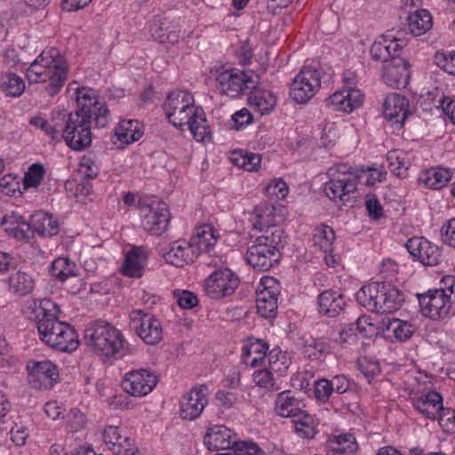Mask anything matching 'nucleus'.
<instances>
[{
	"label": "nucleus",
	"mask_w": 455,
	"mask_h": 455,
	"mask_svg": "<svg viewBox=\"0 0 455 455\" xmlns=\"http://www.w3.org/2000/svg\"><path fill=\"white\" fill-rule=\"evenodd\" d=\"M64 117V110H56L52 112L51 123L42 117H33L29 123L33 126L43 130L52 140L60 141V129L63 126Z\"/></svg>",
	"instance_id": "nucleus-34"
},
{
	"label": "nucleus",
	"mask_w": 455,
	"mask_h": 455,
	"mask_svg": "<svg viewBox=\"0 0 455 455\" xmlns=\"http://www.w3.org/2000/svg\"><path fill=\"white\" fill-rule=\"evenodd\" d=\"M219 239V231L212 224H204L196 228V233L189 241L197 250L199 256L202 252H210Z\"/></svg>",
	"instance_id": "nucleus-29"
},
{
	"label": "nucleus",
	"mask_w": 455,
	"mask_h": 455,
	"mask_svg": "<svg viewBox=\"0 0 455 455\" xmlns=\"http://www.w3.org/2000/svg\"><path fill=\"white\" fill-rule=\"evenodd\" d=\"M28 381L35 389H50L59 379L57 366L51 361H30L27 364Z\"/></svg>",
	"instance_id": "nucleus-15"
},
{
	"label": "nucleus",
	"mask_w": 455,
	"mask_h": 455,
	"mask_svg": "<svg viewBox=\"0 0 455 455\" xmlns=\"http://www.w3.org/2000/svg\"><path fill=\"white\" fill-rule=\"evenodd\" d=\"M419 303L425 316L438 320L449 315L451 299L443 291L432 290L419 295Z\"/></svg>",
	"instance_id": "nucleus-16"
},
{
	"label": "nucleus",
	"mask_w": 455,
	"mask_h": 455,
	"mask_svg": "<svg viewBox=\"0 0 455 455\" xmlns=\"http://www.w3.org/2000/svg\"><path fill=\"white\" fill-rule=\"evenodd\" d=\"M314 234V244L324 253L332 251V244L335 240L333 229L326 225L317 227Z\"/></svg>",
	"instance_id": "nucleus-47"
},
{
	"label": "nucleus",
	"mask_w": 455,
	"mask_h": 455,
	"mask_svg": "<svg viewBox=\"0 0 455 455\" xmlns=\"http://www.w3.org/2000/svg\"><path fill=\"white\" fill-rule=\"evenodd\" d=\"M268 346L262 340H256L243 347V362L251 367L258 366L266 357Z\"/></svg>",
	"instance_id": "nucleus-40"
},
{
	"label": "nucleus",
	"mask_w": 455,
	"mask_h": 455,
	"mask_svg": "<svg viewBox=\"0 0 455 455\" xmlns=\"http://www.w3.org/2000/svg\"><path fill=\"white\" fill-rule=\"evenodd\" d=\"M115 135L122 143L129 144L140 140L142 132L139 129V122L122 120L115 128Z\"/></svg>",
	"instance_id": "nucleus-41"
},
{
	"label": "nucleus",
	"mask_w": 455,
	"mask_h": 455,
	"mask_svg": "<svg viewBox=\"0 0 455 455\" xmlns=\"http://www.w3.org/2000/svg\"><path fill=\"white\" fill-rule=\"evenodd\" d=\"M282 230L275 226L267 227L265 234L257 237L254 244L247 249L248 264L259 271H267L280 259L277 249L282 240Z\"/></svg>",
	"instance_id": "nucleus-5"
},
{
	"label": "nucleus",
	"mask_w": 455,
	"mask_h": 455,
	"mask_svg": "<svg viewBox=\"0 0 455 455\" xmlns=\"http://www.w3.org/2000/svg\"><path fill=\"white\" fill-rule=\"evenodd\" d=\"M92 117L84 116L78 112L65 113L63 126L60 135L67 146L75 151H83L92 144Z\"/></svg>",
	"instance_id": "nucleus-6"
},
{
	"label": "nucleus",
	"mask_w": 455,
	"mask_h": 455,
	"mask_svg": "<svg viewBox=\"0 0 455 455\" xmlns=\"http://www.w3.org/2000/svg\"><path fill=\"white\" fill-rule=\"evenodd\" d=\"M435 64L445 72L455 76V52L449 55L437 52L435 55Z\"/></svg>",
	"instance_id": "nucleus-57"
},
{
	"label": "nucleus",
	"mask_w": 455,
	"mask_h": 455,
	"mask_svg": "<svg viewBox=\"0 0 455 455\" xmlns=\"http://www.w3.org/2000/svg\"><path fill=\"white\" fill-rule=\"evenodd\" d=\"M142 226L153 235L164 233L169 226L171 214L168 205L156 198H143L139 201Z\"/></svg>",
	"instance_id": "nucleus-7"
},
{
	"label": "nucleus",
	"mask_w": 455,
	"mask_h": 455,
	"mask_svg": "<svg viewBox=\"0 0 455 455\" xmlns=\"http://www.w3.org/2000/svg\"><path fill=\"white\" fill-rule=\"evenodd\" d=\"M332 449L336 452L351 455L357 451L358 445L352 435L346 434L336 437V446Z\"/></svg>",
	"instance_id": "nucleus-50"
},
{
	"label": "nucleus",
	"mask_w": 455,
	"mask_h": 455,
	"mask_svg": "<svg viewBox=\"0 0 455 455\" xmlns=\"http://www.w3.org/2000/svg\"><path fill=\"white\" fill-rule=\"evenodd\" d=\"M387 331L392 333L395 339L403 341L410 339L414 333V327L408 322L400 319H383Z\"/></svg>",
	"instance_id": "nucleus-44"
},
{
	"label": "nucleus",
	"mask_w": 455,
	"mask_h": 455,
	"mask_svg": "<svg viewBox=\"0 0 455 455\" xmlns=\"http://www.w3.org/2000/svg\"><path fill=\"white\" fill-rule=\"evenodd\" d=\"M173 27L167 18L158 19L152 27V35L160 42V36H165Z\"/></svg>",
	"instance_id": "nucleus-63"
},
{
	"label": "nucleus",
	"mask_w": 455,
	"mask_h": 455,
	"mask_svg": "<svg viewBox=\"0 0 455 455\" xmlns=\"http://www.w3.org/2000/svg\"><path fill=\"white\" fill-rule=\"evenodd\" d=\"M84 342L95 354L110 357L125 349V339L118 329L104 321L89 323L84 330Z\"/></svg>",
	"instance_id": "nucleus-4"
},
{
	"label": "nucleus",
	"mask_w": 455,
	"mask_h": 455,
	"mask_svg": "<svg viewBox=\"0 0 455 455\" xmlns=\"http://www.w3.org/2000/svg\"><path fill=\"white\" fill-rule=\"evenodd\" d=\"M9 288L17 296H27L33 291L35 280L28 273L18 271L9 276Z\"/></svg>",
	"instance_id": "nucleus-36"
},
{
	"label": "nucleus",
	"mask_w": 455,
	"mask_h": 455,
	"mask_svg": "<svg viewBox=\"0 0 455 455\" xmlns=\"http://www.w3.org/2000/svg\"><path fill=\"white\" fill-rule=\"evenodd\" d=\"M296 433L302 438L311 439L316 434L315 421L312 415L302 411L292 418Z\"/></svg>",
	"instance_id": "nucleus-43"
},
{
	"label": "nucleus",
	"mask_w": 455,
	"mask_h": 455,
	"mask_svg": "<svg viewBox=\"0 0 455 455\" xmlns=\"http://www.w3.org/2000/svg\"><path fill=\"white\" fill-rule=\"evenodd\" d=\"M157 381L158 379L153 371L140 369L125 374L122 381V387L129 395L141 397L148 395Z\"/></svg>",
	"instance_id": "nucleus-17"
},
{
	"label": "nucleus",
	"mask_w": 455,
	"mask_h": 455,
	"mask_svg": "<svg viewBox=\"0 0 455 455\" xmlns=\"http://www.w3.org/2000/svg\"><path fill=\"white\" fill-rule=\"evenodd\" d=\"M131 328L148 345L157 344L162 339L161 323L153 315L143 310H133L130 314Z\"/></svg>",
	"instance_id": "nucleus-13"
},
{
	"label": "nucleus",
	"mask_w": 455,
	"mask_h": 455,
	"mask_svg": "<svg viewBox=\"0 0 455 455\" xmlns=\"http://www.w3.org/2000/svg\"><path fill=\"white\" fill-rule=\"evenodd\" d=\"M363 102V94L355 88H343L335 92L327 99V105L333 110L351 113L359 108Z\"/></svg>",
	"instance_id": "nucleus-24"
},
{
	"label": "nucleus",
	"mask_w": 455,
	"mask_h": 455,
	"mask_svg": "<svg viewBox=\"0 0 455 455\" xmlns=\"http://www.w3.org/2000/svg\"><path fill=\"white\" fill-rule=\"evenodd\" d=\"M410 64L400 55H395L389 61L383 64L382 79L390 87H405L410 78Z\"/></svg>",
	"instance_id": "nucleus-19"
},
{
	"label": "nucleus",
	"mask_w": 455,
	"mask_h": 455,
	"mask_svg": "<svg viewBox=\"0 0 455 455\" xmlns=\"http://www.w3.org/2000/svg\"><path fill=\"white\" fill-rule=\"evenodd\" d=\"M408 26L414 36L425 34L432 27V16L425 9L417 10L408 16Z\"/></svg>",
	"instance_id": "nucleus-39"
},
{
	"label": "nucleus",
	"mask_w": 455,
	"mask_h": 455,
	"mask_svg": "<svg viewBox=\"0 0 455 455\" xmlns=\"http://www.w3.org/2000/svg\"><path fill=\"white\" fill-rule=\"evenodd\" d=\"M388 168L396 176H402L409 168V160L407 154L403 150L394 149L387 154Z\"/></svg>",
	"instance_id": "nucleus-48"
},
{
	"label": "nucleus",
	"mask_w": 455,
	"mask_h": 455,
	"mask_svg": "<svg viewBox=\"0 0 455 455\" xmlns=\"http://www.w3.org/2000/svg\"><path fill=\"white\" fill-rule=\"evenodd\" d=\"M403 299V293L397 288L385 283L382 314H389L398 310L401 307Z\"/></svg>",
	"instance_id": "nucleus-46"
},
{
	"label": "nucleus",
	"mask_w": 455,
	"mask_h": 455,
	"mask_svg": "<svg viewBox=\"0 0 455 455\" xmlns=\"http://www.w3.org/2000/svg\"><path fill=\"white\" fill-rule=\"evenodd\" d=\"M409 100L399 93H391L387 96L383 113L386 119L398 124L402 128L409 116Z\"/></svg>",
	"instance_id": "nucleus-25"
},
{
	"label": "nucleus",
	"mask_w": 455,
	"mask_h": 455,
	"mask_svg": "<svg viewBox=\"0 0 455 455\" xmlns=\"http://www.w3.org/2000/svg\"><path fill=\"white\" fill-rule=\"evenodd\" d=\"M0 90L7 97H20L25 91L24 80L12 72L0 75Z\"/></svg>",
	"instance_id": "nucleus-37"
},
{
	"label": "nucleus",
	"mask_w": 455,
	"mask_h": 455,
	"mask_svg": "<svg viewBox=\"0 0 455 455\" xmlns=\"http://www.w3.org/2000/svg\"><path fill=\"white\" fill-rule=\"evenodd\" d=\"M207 403L208 398L203 387H193L182 396L180 416L183 419L194 420L202 414Z\"/></svg>",
	"instance_id": "nucleus-22"
},
{
	"label": "nucleus",
	"mask_w": 455,
	"mask_h": 455,
	"mask_svg": "<svg viewBox=\"0 0 455 455\" xmlns=\"http://www.w3.org/2000/svg\"><path fill=\"white\" fill-rule=\"evenodd\" d=\"M2 226L4 227V230L12 236L15 238L13 232L10 230V228H18L21 229H26L27 222L23 220L21 216H18L16 214H12L8 216H4L1 221Z\"/></svg>",
	"instance_id": "nucleus-62"
},
{
	"label": "nucleus",
	"mask_w": 455,
	"mask_h": 455,
	"mask_svg": "<svg viewBox=\"0 0 455 455\" xmlns=\"http://www.w3.org/2000/svg\"><path fill=\"white\" fill-rule=\"evenodd\" d=\"M304 407V403L296 398L291 391H283L276 397L275 410L283 418H293L301 412Z\"/></svg>",
	"instance_id": "nucleus-32"
},
{
	"label": "nucleus",
	"mask_w": 455,
	"mask_h": 455,
	"mask_svg": "<svg viewBox=\"0 0 455 455\" xmlns=\"http://www.w3.org/2000/svg\"><path fill=\"white\" fill-rule=\"evenodd\" d=\"M28 317L36 323L40 339L50 347L64 352L74 351L79 341L76 330L68 323L59 321L60 307L51 299L28 302Z\"/></svg>",
	"instance_id": "nucleus-1"
},
{
	"label": "nucleus",
	"mask_w": 455,
	"mask_h": 455,
	"mask_svg": "<svg viewBox=\"0 0 455 455\" xmlns=\"http://www.w3.org/2000/svg\"><path fill=\"white\" fill-rule=\"evenodd\" d=\"M323 70L312 66L304 67L291 86V96L299 104L307 103L320 88Z\"/></svg>",
	"instance_id": "nucleus-9"
},
{
	"label": "nucleus",
	"mask_w": 455,
	"mask_h": 455,
	"mask_svg": "<svg viewBox=\"0 0 455 455\" xmlns=\"http://www.w3.org/2000/svg\"><path fill=\"white\" fill-rule=\"evenodd\" d=\"M204 442L210 451H231L236 441L229 428L225 426H215L205 434Z\"/></svg>",
	"instance_id": "nucleus-28"
},
{
	"label": "nucleus",
	"mask_w": 455,
	"mask_h": 455,
	"mask_svg": "<svg viewBox=\"0 0 455 455\" xmlns=\"http://www.w3.org/2000/svg\"><path fill=\"white\" fill-rule=\"evenodd\" d=\"M239 283V277L229 268L218 269L204 280V291L209 298L220 299L234 293Z\"/></svg>",
	"instance_id": "nucleus-11"
},
{
	"label": "nucleus",
	"mask_w": 455,
	"mask_h": 455,
	"mask_svg": "<svg viewBox=\"0 0 455 455\" xmlns=\"http://www.w3.org/2000/svg\"><path fill=\"white\" fill-rule=\"evenodd\" d=\"M356 176L333 177L324 184V192L331 200H343L344 196L356 190Z\"/></svg>",
	"instance_id": "nucleus-30"
},
{
	"label": "nucleus",
	"mask_w": 455,
	"mask_h": 455,
	"mask_svg": "<svg viewBox=\"0 0 455 455\" xmlns=\"http://www.w3.org/2000/svg\"><path fill=\"white\" fill-rule=\"evenodd\" d=\"M451 180L450 172L447 169L431 168L420 173L419 180L427 188L441 189L447 185Z\"/></svg>",
	"instance_id": "nucleus-38"
},
{
	"label": "nucleus",
	"mask_w": 455,
	"mask_h": 455,
	"mask_svg": "<svg viewBox=\"0 0 455 455\" xmlns=\"http://www.w3.org/2000/svg\"><path fill=\"white\" fill-rule=\"evenodd\" d=\"M385 283L374 282L363 286L356 293V300L369 311L382 314Z\"/></svg>",
	"instance_id": "nucleus-26"
},
{
	"label": "nucleus",
	"mask_w": 455,
	"mask_h": 455,
	"mask_svg": "<svg viewBox=\"0 0 455 455\" xmlns=\"http://www.w3.org/2000/svg\"><path fill=\"white\" fill-rule=\"evenodd\" d=\"M275 102V95L267 90L254 91L248 99L251 108L260 115L268 114L272 111Z\"/></svg>",
	"instance_id": "nucleus-35"
},
{
	"label": "nucleus",
	"mask_w": 455,
	"mask_h": 455,
	"mask_svg": "<svg viewBox=\"0 0 455 455\" xmlns=\"http://www.w3.org/2000/svg\"><path fill=\"white\" fill-rule=\"evenodd\" d=\"M76 102L79 108L75 112L92 117L96 127L105 128L110 123V111L106 102L99 99L95 90L86 87L77 88Z\"/></svg>",
	"instance_id": "nucleus-8"
},
{
	"label": "nucleus",
	"mask_w": 455,
	"mask_h": 455,
	"mask_svg": "<svg viewBox=\"0 0 455 455\" xmlns=\"http://www.w3.org/2000/svg\"><path fill=\"white\" fill-rule=\"evenodd\" d=\"M405 44L406 43L403 39L389 32L380 36L379 39L372 44L370 52L373 60L385 64L395 57V55H400V52Z\"/></svg>",
	"instance_id": "nucleus-20"
},
{
	"label": "nucleus",
	"mask_w": 455,
	"mask_h": 455,
	"mask_svg": "<svg viewBox=\"0 0 455 455\" xmlns=\"http://www.w3.org/2000/svg\"><path fill=\"white\" fill-rule=\"evenodd\" d=\"M29 83H48L44 88L51 96H55L68 77V64L56 48L44 51L28 68Z\"/></svg>",
	"instance_id": "nucleus-3"
},
{
	"label": "nucleus",
	"mask_w": 455,
	"mask_h": 455,
	"mask_svg": "<svg viewBox=\"0 0 455 455\" xmlns=\"http://www.w3.org/2000/svg\"><path fill=\"white\" fill-rule=\"evenodd\" d=\"M252 377L254 383L259 387L270 388L274 387L275 380L270 369L256 371Z\"/></svg>",
	"instance_id": "nucleus-58"
},
{
	"label": "nucleus",
	"mask_w": 455,
	"mask_h": 455,
	"mask_svg": "<svg viewBox=\"0 0 455 455\" xmlns=\"http://www.w3.org/2000/svg\"><path fill=\"white\" fill-rule=\"evenodd\" d=\"M148 259V250L145 246H133L126 253L122 266V273L132 278H140L143 275Z\"/></svg>",
	"instance_id": "nucleus-27"
},
{
	"label": "nucleus",
	"mask_w": 455,
	"mask_h": 455,
	"mask_svg": "<svg viewBox=\"0 0 455 455\" xmlns=\"http://www.w3.org/2000/svg\"><path fill=\"white\" fill-rule=\"evenodd\" d=\"M440 105L443 113L455 124V99L444 96L440 100Z\"/></svg>",
	"instance_id": "nucleus-64"
},
{
	"label": "nucleus",
	"mask_w": 455,
	"mask_h": 455,
	"mask_svg": "<svg viewBox=\"0 0 455 455\" xmlns=\"http://www.w3.org/2000/svg\"><path fill=\"white\" fill-rule=\"evenodd\" d=\"M315 395L318 401L328 402L331 395L333 393L332 386L330 380L326 379H319L315 383Z\"/></svg>",
	"instance_id": "nucleus-59"
},
{
	"label": "nucleus",
	"mask_w": 455,
	"mask_h": 455,
	"mask_svg": "<svg viewBox=\"0 0 455 455\" xmlns=\"http://www.w3.org/2000/svg\"><path fill=\"white\" fill-rule=\"evenodd\" d=\"M280 284L273 277L261 279L256 291V307L258 313L264 318H274L277 312V299Z\"/></svg>",
	"instance_id": "nucleus-12"
},
{
	"label": "nucleus",
	"mask_w": 455,
	"mask_h": 455,
	"mask_svg": "<svg viewBox=\"0 0 455 455\" xmlns=\"http://www.w3.org/2000/svg\"><path fill=\"white\" fill-rule=\"evenodd\" d=\"M0 186L6 196H16L17 193L21 194L20 190V182L11 174L1 178Z\"/></svg>",
	"instance_id": "nucleus-61"
},
{
	"label": "nucleus",
	"mask_w": 455,
	"mask_h": 455,
	"mask_svg": "<svg viewBox=\"0 0 455 455\" xmlns=\"http://www.w3.org/2000/svg\"><path fill=\"white\" fill-rule=\"evenodd\" d=\"M45 175V169L43 164L36 163L31 164L25 172L23 178L24 189L37 188Z\"/></svg>",
	"instance_id": "nucleus-49"
},
{
	"label": "nucleus",
	"mask_w": 455,
	"mask_h": 455,
	"mask_svg": "<svg viewBox=\"0 0 455 455\" xmlns=\"http://www.w3.org/2000/svg\"><path fill=\"white\" fill-rule=\"evenodd\" d=\"M77 267L68 258H58L50 267V273L60 281H65L70 276H76Z\"/></svg>",
	"instance_id": "nucleus-45"
},
{
	"label": "nucleus",
	"mask_w": 455,
	"mask_h": 455,
	"mask_svg": "<svg viewBox=\"0 0 455 455\" xmlns=\"http://www.w3.org/2000/svg\"><path fill=\"white\" fill-rule=\"evenodd\" d=\"M288 186L283 180H273L266 188V193L268 196L277 200L284 199L288 195Z\"/></svg>",
	"instance_id": "nucleus-56"
},
{
	"label": "nucleus",
	"mask_w": 455,
	"mask_h": 455,
	"mask_svg": "<svg viewBox=\"0 0 455 455\" xmlns=\"http://www.w3.org/2000/svg\"><path fill=\"white\" fill-rule=\"evenodd\" d=\"M231 451L234 455H265L264 451L252 442H235Z\"/></svg>",
	"instance_id": "nucleus-54"
},
{
	"label": "nucleus",
	"mask_w": 455,
	"mask_h": 455,
	"mask_svg": "<svg viewBox=\"0 0 455 455\" xmlns=\"http://www.w3.org/2000/svg\"><path fill=\"white\" fill-rule=\"evenodd\" d=\"M163 256L166 263L177 267L192 264L198 258L197 250L184 239L172 242Z\"/></svg>",
	"instance_id": "nucleus-21"
},
{
	"label": "nucleus",
	"mask_w": 455,
	"mask_h": 455,
	"mask_svg": "<svg viewBox=\"0 0 455 455\" xmlns=\"http://www.w3.org/2000/svg\"><path fill=\"white\" fill-rule=\"evenodd\" d=\"M440 235L445 244L455 248V218L447 220L442 226Z\"/></svg>",
	"instance_id": "nucleus-60"
},
{
	"label": "nucleus",
	"mask_w": 455,
	"mask_h": 455,
	"mask_svg": "<svg viewBox=\"0 0 455 455\" xmlns=\"http://www.w3.org/2000/svg\"><path fill=\"white\" fill-rule=\"evenodd\" d=\"M318 307L320 313L335 317L345 307L344 297L333 290L324 291L318 296Z\"/></svg>",
	"instance_id": "nucleus-31"
},
{
	"label": "nucleus",
	"mask_w": 455,
	"mask_h": 455,
	"mask_svg": "<svg viewBox=\"0 0 455 455\" xmlns=\"http://www.w3.org/2000/svg\"><path fill=\"white\" fill-rule=\"evenodd\" d=\"M330 347V342L325 338H311L304 342V352L308 354V357L316 356L318 354L326 352Z\"/></svg>",
	"instance_id": "nucleus-51"
},
{
	"label": "nucleus",
	"mask_w": 455,
	"mask_h": 455,
	"mask_svg": "<svg viewBox=\"0 0 455 455\" xmlns=\"http://www.w3.org/2000/svg\"><path fill=\"white\" fill-rule=\"evenodd\" d=\"M103 439L115 455H140L134 441L128 436L124 437L118 427H107L103 431Z\"/></svg>",
	"instance_id": "nucleus-23"
},
{
	"label": "nucleus",
	"mask_w": 455,
	"mask_h": 455,
	"mask_svg": "<svg viewBox=\"0 0 455 455\" xmlns=\"http://www.w3.org/2000/svg\"><path fill=\"white\" fill-rule=\"evenodd\" d=\"M26 229L18 228H10L15 238L28 241L34 233L40 236H53L59 233V225L52 215L40 212L34 214L29 222H27Z\"/></svg>",
	"instance_id": "nucleus-14"
},
{
	"label": "nucleus",
	"mask_w": 455,
	"mask_h": 455,
	"mask_svg": "<svg viewBox=\"0 0 455 455\" xmlns=\"http://www.w3.org/2000/svg\"><path fill=\"white\" fill-rule=\"evenodd\" d=\"M168 121L175 127L188 125L193 137L197 141H204L210 135L205 114L195 106L193 95L188 91L171 92L164 103Z\"/></svg>",
	"instance_id": "nucleus-2"
},
{
	"label": "nucleus",
	"mask_w": 455,
	"mask_h": 455,
	"mask_svg": "<svg viewBox=\"0 0 455 455\" xmlns=\"http://www.w3.org/2000/svg\"><path fill=\"white\" fill-rule=\"evenodd\" d=\"M414 407L428 419H435L443 409V397L435 391H429L414 400Z\"/></svg>",
	"instance_id": "nucleus-33"
},
{
	"label": "nucleus",
	"mask_w": 455,
	"mask_h": 455,
	"mask_svg": "<svg viewBox=\"0 0 455 455\" xmlns=\"http://www.w3.org/2000/svg\"><path fill=\"white\" fill-rule=\"evenodd\" d=\"M405 246L410 254L425 266H435L440 262L439 247L424 237L410 238Z\"/></svg>",
	"instance_id": "nucleus-18"
},
{
	"label": "nucleus",
	"mask_w": 455,
	"mask_h": 455,
	"mask_svg": "<svg viewBox=\"0 0 455 455\" xmlns=\"http://www.w3.org/2000/svg\"><path fill=\"white\" fill-rule=\"evenodd\" d=\"M269 369L272 372L283 374L289 368L290 361L285 353L278 352L276 354L270 353L268 360Z\"/></svg>",
	"instance_id": "nucleus-52"
},
{
	"label": "nucleus",
	"mask_w": 455,
	"mask_h": 455,
	"mask_svg": "<svg viewBox=\"0 0 455 455\" xmlns=\"http://www.w3.org/2000/svg\"><path fill=\"white\" fill-rule=\"evenodd\" d=\"M217 82L223 94L236 97L247 91H254L259 84V76L257 75L249 76L243 71L230 69L221 72L217 77Z\"/></svg>",
	"instance_id": "nucleus-10"
},
{
	"label": "nucleus",
	"mask_w": 455,
	"mask_h": 455,
	"mask_svg": "<svg viewBox=\"0 0 455 455\" xmlns=\"http://www.w3.org/2000/svg\"><path fill=\"white\" fill-rule=\"evenodd\" d=\"M230 160L240 168L248 172H255L260 166L261 156L259 154L240 149L231 153Z\"/></svg>",
	"instance_id": "nucleus-42"
},
{
	"label": "nucleus",
	"mask_w": 455,
	"mask_h": 455,
	"mask_svg": "<svg viewBox=\"0 0 455 455\" xmlns=\"http://www.w3.org/2000/svg\"><path fill=\"white\" fill-rule=\"evenodd\" d=\"M174 297L179 306L185 309H191L198 304L196 295L189 291L177 290L174 291Z\"/></svg>",
	"instance_id": "nucleus-55"
},
{
	"label": "nucleus",
	"mask_w": 455,
	"mask_h": 455,
	"mask_svg": "<svg viewBox=\"0 0 455 455\" xmlns=\"http://www.w3.org/2000/svg\"><path fill=\"white\" fill-rule=\"evenodd\" d=\"M439 424L444 432L455 434V411L443 407L439 411Z\"/></svg>",
	"instance_id": "nucleus-53"
}]
</instances>
